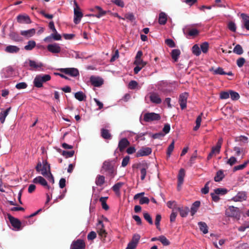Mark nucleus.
I'll list each match as a JSON object with an SVG mask.
<instances>
[{
    "instance_id": "obj_1",
    "label": "nucleus",
    "mask_w": 249,
    "mask_h": 249,
    "mask_svg": "<svg viewBox=\"0 0 249 249\" xmlns=\"http://www.w3.org/2000/svg\"><path fill=\"white\" fill-rule=\"evenodd\" d=\"M101 171L102 173H106L111 178H114L117 173L114 163L109 160H106L103 162Z\"/></svg>"
},
{
    "instance_id": "obj_2",
    "label": "nucleus",
    "mask_w": 249,
    "mask_h": 249,
    "mask_svg": "<svg viewBox=\"0 0 249 249\" xmlns=\"http://www.w3.org/2000/svg\"><path fill=\"white\" fill-rule=\"evenodd\" d=\"M51 77L49 74H39L37 75L34 79V84L36 88L43 87V83L50 81Z\"/></svg>"
},
{
    "instance_id": "obj_3",
    "label": "nucleus",
    "mask_w": 249,
    "mask_h": 249,
    "mask_svg": "<svg viewBox=\"0 0 249 249\" xmlns=\"http://www.w3.org/2000/svg\"><path fill=\"white\" fill-rule=\"evenodd\" d=\"M160 116L159 114L154 112L146 113L143 115V120L145 122H150L160 120Z\"/></svg>"
},
{
    "instance_id": "obj_4",
    "label": "nucleus",
    "mask_w": 249,
    "mask_h": 249,
    "mask_svg": "<svg viewBox=\"0 0 249 249\" xmlns=\"http://www.w3.org/2000/svg\"><path fill=\"white\" fill-rule=\"evenodd\" d=\"M74 4L73 21L75 24H78L80 22L83 15L76 1H74Z\"/></svg>"
},
{
    "instance_id": "obj_5",
    "label": "nucleus",
    "mask_w": 249,
    "mask_h": 249,
    "mask_svg": "<svg viewBox=\"0 0 249 249\" xmlns=\"http://www.w3.org/2000/svg\"><path fill=\"white\" fill-rule=\"evenodd\" d=\"M183 33L188 38L190 36H196L199 34V31L196 29L191 28L190 25L185 26L183 29Z\"/></svg>"
},
{
    "instance_id": "obj_6",
    "label": "nucleus",
    "mask_w": 249,
    "mask_h": 249,
    "mask_svg": "<svg viewBox=\"0 0 249 249\" xmlns=\"http://www.w3.org/2000/svg\"><path fill=\"white\" fill-rule=\"evenodd\" d=\"M97 232L100 236L102 240H104L106 237L107 232H106L104 224L102 221H99L97 225Z\"/></svg>"
},
{
    "instance_id": "obj_7",
    "label": "nucleus",
    "mask_w": 249,
    "mask_h": 249,
    "mask_svg": "<svg viewBox=\"0 0 249 249\" xmlns=\"http://www.w3.org/2000/svg\"><path fill=\"white\" fill-rule=\"evenodd\" d=\"M14 70L11 66L3 68L0 72L1 76L2 78H7L13 76Z\"/></svg>"
},
{
    "instance_id": "obj_8",
    "label": "nucleus",
    "mask_w": 249,
    "mask_h": 249,
    "mask_svg": "<svg viewBox=\"0 0 249 249\" xmlns=\"http://www.w3.org/2000/svg\"><path fill=\"white\" fill-rule=\"evenodd\" d=\"M29 65L31 71H41L43 64L41 62H36L34 60H29Z\"/></svg>"
},
{
    "instance_id": "obj_9",
    "label": "nucleus",
    "mask_w": 249,
    "mask_h": 249,
    "mask_svg": "<svg viewBox=\"0 0 249 249\" xmlns=\"http://www.w3.org/2000/svg\"><path fill=\"white\" fill-rule=\"evenodd\" d=\"M149 98L150 101L155 104H160L162 102V100L158 93L156 92H151L149 93Z\"/></svg>"
},
{
    "instance_id": "obj_10",
    "label": "nucleus",
    "mask_w": 249,
    "mask_h": 249,
    "mask_svg": "<svg viewBox=\"0 0 249 249\" xmlns=\"http://www.w3.org/2000/svg\"><path fill=\"white\" fill-rule=\"evenodd\" d=\"M226 214L229 217H237L240 216L238 208L233 206H230L226 210Z\"/></svg>"
},
{
    "instance_id": "obj_11",
    "label": "nucleus",
    "mask_w": 249,
    "mask_h": 249,
    "mask_svg": "<svg viewBox=\"0 0 249 249\" xmlns=\"http://www.w3.org/2000/svg\"><path fill=\"white\" fill-rule=\"evenodd\" d=\"M8 218L12 226L16 230L18 231L21 229V223L18 218H15L10 214H8Z\"/></svg>"
},
{
    "instance_id": "obj_12",
    "label": "nucleus",
    "mask_w": 249,
    "mask_h": 249,
    "mask_svg": "<svg viewBox=\"0 0 249 249\" xmlns=\"http://www.w3.org/2000/svg\"><path fill=\"white\" fill-rule=\"evenodd\" d=\"M85 246L84 241L79 239L72 242L71 246V249H85Z\"/></svg>"
},
{
    "instance_id": "obj_13",
    "label": "nucleus",
    "mask_w": 249,
    "mask_h": 249,
    "mask_svg": "<svg viewBox=\"0 0 249 249\" xmlns=\"http://www.w3.org/2000/svg\"><path fill=\"white\" fill-rule=\"evenodd\" d=\"M18 22L20 24H30L32 22L30 17L26 14H20L17 17Z\"/></svg>"
},
{
    "instance_id": "obj_14",
    "label": "nucleus",
    "mask_w": 249,
    "mask_h": 249,
    "mask_svg": "<svg viewBox=\"0 0 249 249\" xmlns=\"http://www.w3.org/2000/svg\"><path fill=\"white\" fill-rule=\"evenodd\" d=\"M188 97V93L184 92L179 95V103L181 109H184L186 107L187 101Z\"/></svg>"
},
{
    "instance_id": "obj_15",
    "label": "nucleus",
    "mask_w": 249,
    "mask_h": 249,
    "mask_svg": "<svg viewBox=\"0 0 249 249\" xmlns=\"http://www.w3.org/2000/svg\"><path fill=\"white\" fill-rule=\"evenodd\" d=\"M60 71L63 73L73 77H76L79 75L78 70L76 68L61 69Z\"/></svg>"
},
{
    "instance_id": "obj_16",
    "label": "nucleus",
    "mask_w": 249,
    "mask_h": 249,
    "mask_svg": "<svg viewBox=\"0 0 249 249\" xmlns=\"http://www.w3.org/2000/svg\"><path fill=\"white\" fill-rule=\"evenodd\" d=\"M47 50L53 53H58L61 52V47L58 43H53L47 46Z\"/></svg>"
},
{
    "instance_id": "obj_17",
    "label": "nucleus",
    "mask_w": 249,
    "mask_h": 249,
    "mask_svg": "<svg viewBox=\"0 0 249 249\" xmlns=\"http://www.w3.org/2000/svg\"><path fill=\"white\" fill-rule=\"evenodd\" d=\"M152 153V149L150 147H142L140 149L136 154L137 157H143L148 156Z\"/></svg>"
},
{
    "instance_id": "obj_18",
    "label": "nucleus",
    "mask_w": 249,
    "mask_h": 249,
    "mask_svg": "<svg viewBox=\"0 0 249 249\" xmlns=\"http://www.w3.org/2000/svg\"><path fill=\"white\" fill-rule=\"evenodd\" d=\"M33 182L35 184H39L41 185L46 187L48 189H50V186L48 185L47 181L41 176H38L33 180Z\"/></svg>"
},
{
    "instance_id": "obj_19",
    "label": "nucleus",
    "mask_w": 249,
    "mask_h": 249,
    "mask_svg": "<svg viewBox=\"0 0 249 249\" xmlns=\"http://www.w3.org/2000/svg\"><path fill=\"white\" fill-rule=\"evenodd\" d=\"M90 81L91 84L96 87H99L103 84V79L99 77L91 76Z\"/></svg>"
},
{
    "instance_id": "obj_20",
    "label": "nucleus",
    "mask_w": 249,
    "mask_h": 249,
    "mask_svg": "<svg viewBox=\"0 0 249 249\" xmlns=\"http://www.w3.org/2000/svg\"><path fill=\"white\" fill-rule=\"evenodd\" d=\"M20 34L25 38H29L35 35L36 29L32 28L28 30H22L20 31Z\"/></svg>"
},
{
    "instance_id": "obj_21",
    "label": "nucleus",
    "mask_w": 249,
    "mask_h": 249,
    "mask_svg": "<svg viewBox=\"0 0 249 249\" xmlns=\"http://www.w3.org/2000/svg\"><path fill=\"white\" fill-rule=\"evenodd\" d=\"M129 144V142L126 138H123L119 142L118 147L119 150L122 152Z\"/></svg>"
},
{
    "instance_id": "obj_22",
    "label": "nucleus",
    "mask_w": 249,
    "mask_h": 249,
    "mask_svg": "<svg viewBox=\"0 0 249 249\" xmlns=\"http://www.w3.org/2000/svg\"><path fill=\"white\" fill-rule=\"evenodd\" d=\"M40 171L41 172V174L44 176L46 177L49 174L50 172V164H48L46 161L43 162V166Z\"/></svg>"
},
{
    "instance_id": "obj_23",
    "label": "nucleus",
    "mask_w": 249,
    "mask_h": 249,
    "mask_svg": "<svg viewBox=\"0 0 249 249\" xmlns=\"http://www.w3.org/2000/svg\"><path fill=\"white\" fill-rule=\"evenodd\" d=\"M185 176V170L181 168L180 169L178 176V188L179 189V187L183 184L184 181V178Z\"/></svg>"
},
{
    "instance_id": "obj_24",
    "label": "nucleus",
    "mask_w": 249,
    "mask_h": 249,
    "mask_svg": "<svg viewBox=\"0 0 249 249\" xmlns=\"http://www.w3.org/2000/svg\"><path fill=\"white\" fill-rule=\"evenodd\" d=\"M9 36L10 39L15 42H22L23 40V38L17 32H11Z\"/></svg>"
},
{
    "instance_id": "obj_25",
    "label": "nucleus",
    "mask_w": 249,
    "mask_h": 249,
    "mask_svg": "<svg viewBox=\"0 0 249 249\" xmlns=\"http://www.w3.org/2000/svg\"><path fill=\"white\" fill-rule=\"evenodd\" d=\"M19 50L20 48L15 45H8L5 48V51L10 53H18Z\"/></svg>"
},
{
    "instance_id": "obj_26",
    "label": "nucleus",
    "mask_w": 249,
    "mask_h": 249,
    "mask_svg": "<svg viewBox=\"0 0 249 249\" xmlns=\"http://www.w3.org/2000/svg\"><path fill=\"white\" fill-rule=\"evenodd\" d=\"M91 10L93 12H95L96 10H97L98 11V13L94 16V17L97 18H100L101 17L105 16L107 14V11L103 10V9L99 6H96L94 8H93Z\"/></svg>"
},
{
    "instance_id": "obj_27",
    "label": "nucleus",
    "mask_w": 249,
    "mask_h": 249,
    "mask_svg": "<svg viewBox=\"0 0 249 249\" xmlns=\"http://www.w3.org/2000/svg\"><path fill=\"white\" fill-rule=\"evenodd\" d=\"M247 198V196L245 192H239L233 198V200L235 201H242L245 200Z\"/></svg>"
},
{
    "instance_id": "obj_28",
    "label": "nucleus",
    "mask_w": 249,
    "mask_h": 249,
    "mask_svg": "<svg viewBox=\"0 0 249 249\" xmlns=\"http://www.w3.org/2000/svg\"><path fill=\"white\" fill-rule=\"evenodd\" d=\"M101 136L106 140H110L112 138V135L109 132V130L105 128H102L101 129Z\"/></svg>"
},
{
    "instance_id": "obj_29",
    "label": "nucleus",
    "mask_w": 249,
    "mask_h": 249,
    "mask_svg": "<svg viewBox=\"0 0 249 249\" xmlns=\"http://www.w3.org/2000/svg\"><path fill=\"white\" fill-rule=\"evenodd\" d=\"M241 17L243 19L244 27L248 31H249V16L246 14L242 13Z\"/></svg>"
},
{
    "instance_id": "obj_30",
    "label": "nucleus",
    "mask_w": 249,
    "mask_h": 249,
    "mask_svg": "<svg viewBox=\"0 0 249 249\" xmlns=\"http://www.w3.org/2000/svg\"><path fill=\"white\" fill-rule=\"evenodd\" d=\"M105 182V177L101 175H98L95 180V183L97 186H102Z\"/></svg>"
},
{
    "instance_id": "obj_31",
    "label": "nucleus",
    "mask_w": 249,
    "mask_h": 249,
    "mask_svg": "<svg viewBox=\"0 0 249 249\" xmlns=\"http://www.w3.org/2000/svg\"><path fill=\"white\" fill-rule=\"evenodd\" d=\"M177 209L179 212L180 215L182 217H186L189 212V209L188 207H178Z\"/></svg>"
},
{
    "instance_id": "obj_32",
    "label": "nucleus",
    "mask_w": 249,
    "mask_h": 249,
    "mask_svg": "<svg viewBox=\"0 0 249 249\" xmlns=\"http://www.w3.org/2000/svg\"><path fill=\"white\" fill-rule=\"evenodd\" d=\"M167 20L166 14L164 12H161L159 14V23L160 25H164Z\"/></svg>"
},
{
    "instance_id": "obj_33",
    "label": "nucleus",
    "mask_w": 249,
    "mask_h": 249,
    "mask_svg": "<svg viewBox=\"0 0 249 249\" xmlns=\"http://www.w3.org/2000/svg\"><path fill=\"white\" fill-rule=\"evenodd\" d=\"M11 109V107H9V108H7L5 110L1 111L0 113V122L1 124H3L5 122V118L8 115L9 112L10 111Z\"/></svg>"
},
{
    "instance_id": "obj_34",
    "label": "nucleus",
    "mask_w": 249,
    "mask_h": 249,
    "mask_svg": "<svg viewBox=\"0 0 249 249\" xmlns=\"http://www.w3.org/2000/svg\"><path fill=\"white\" fill-rule=\"evenodd\" d=\"M200 202L199 201H195L191 208V213L192 215H194L197 212L198 209L200 207Z\"/></svg>"
},
{
    "instance_id": "obj_35",
    "label": "nucleus",
    "mask_w": 249,
    "mask_h": 249,
    "mask_svg": "<svg viewBox=\"0 0 249 249\" xmlns=\"http://www.w3.org/2000/svg\"><path fill=\"white\" fill-rule=\"evenodd\" d=\"M123 182H119L115 184L112 187V190L115 192L116 194H120V188L124 185Z\"/></svg>"
},
{
    "instance_id": "obj_36",
    "label": "nucleus",
    "mask_w": 249,
    "mask_h": 249,
    "mask_svg": "<svg viewBox=\"0 0 249 249\" xmlns=\"http://www.w3.org/2000/svg\"><path fill=\"white\" fill-rule=\"evenodd\" d=\"M36 46V43L34 40H29L27 42V44L24 47L26 51L32 50Z\"/></svg>"
},
{
    "instance_id": "obj_37",
    "label": "nucleus",
    "mask_w": 249,
    "mask_h": 249,
    "mask_svg": "<svg viewBox=\"0 0 249 249\" xmlns=\"http://www.w3.org/2000/svg\"><path fill=\"white\" fill-rule=\"evenodd\" d=\"M200 230L203 232V233L206 234L208 232V227L207 224L203 222H199L198 223Z\"/></svg>"
},
{
    "instance_id": "obj_38",
    "label": "nucleus",
    "mask_w": 249,
    "mask_h": 249,
    "mask_svg": "<svg viewBox=\"0 0 249 249\" xmlns=\"http://www.w3.org/2000/svg\"><path fill=\"white\" fill-rule=\"evenodd\" d=\"M180 54V51L178 49H174L172 50L171 53V56L174 62H177L178 58Z\"/></svg>"
},
{
    "instance_id": "obj_39",
    "label": "nucleus",
    "mask_w": 249,
    "mask_h": 249,
    "mask_svg": "<svg viewBox=\"0 0 249 249\" xmlns=\"http://www.w3.org/2000/svg\"><path fill=\"white\" fill-rule=\"evenodd\" d=\"M225 175L222 170H219L217 172L216 176L214 177V179L216 182H219L224 178Z\"/></svg>"
},
{
    "instance_id": "obj_40",
    "label": "nucleus",
    "mask_w": 249,
    "mask_h": 249,
    "mask_svg": "<svg viewBox=\"0 0 249 249\" xmlns=\"http://www.w3.org/2000/svg\"><path fill=\"white\" fill-rule=\"evenodd\" d=\"M75 98L79 101H82L86 99V96L82 91H78L75 93Z\"/></svg>"
},
{
    "instance_id": "obj_41",
    "label": "nucleus",
    "mask_w": 249,
    "mask_h": 249,
    "mask_svg": "<svg viewBox=\"0 0 249 249\" xmlns=\"http://www.w3.org/2000/svg\"><path fill=\"white\" fill-rule=\"evenodd\" d=\"M192 53L196 56H199L201 53L200 48L197 44L194 45L192 48Z\"/></svg>"
},
{
    "instance_id": "obj_42",
    "label": "nucleus",
    "mask_w": 249,
    "mask_h": 249,
    "mask_svg": "<svg viewBox=\"0 0 249 249\" xmlns=\"http://www.w3.org/2000/svg\"><path fill=\"white\" fill-rule=\"evenodd\" d=\"M203 113H201L199 116H197L196 121V126L194 127V130L196 131L200 127L201 124V122L202 121V116Z\"/></svg>"
},
{
    "instance_id": "obj_43",
    "label": "nucleus",
    "mask_w": 249,
    "mask_h": 249,
    "mask_svg": "<svg viewBox=\"0 0 249 249\" xmlns=\"http://www.w3.org/2000/svg\"><path fill=\"white\" fill-rule=\"evenodd\" d=\"M107 198V197H101L99 199V201L102 204L103 209H104L105 210H107L109 209V207L106 203V200Z\"/></svg>"
},
{
    "instance_id": "obj_44",
    "label": "nucleus",
    "mask_w": 249,
    "mask_h": 249,
    "mask_svg": "<svg viewBox=\"0 0 249 249\" xmlns=\"http://www.w3.org/2000/svg\"><path fill=\"white\" fill-rule=\"evenodd\" d=\"M233 52L238 55H241L243 53L242 47L239 44H237L235 46L233 50Z\"/></svg>"
},
{
    "instance_id": "obj_45",
    "label": "nucleus",
    "mask_w": 249,
    "mask_h": 249,
    "mask_svg": "<svg viewBox=\"0 0 249 249\" xmlns=\"http://www.w3.org/2000/svg\"><path fill=\"white\" fill-rule=\"evenodd\" d=\"M140 238L141 236L140 234L137 233L134 234L132 237L131 241L130 242L137 246L139 242Z\"/></svg>"
},
{
    "instance_id": "obj_46",
    "label": "nucleus",
    "mask_w": 249,
    "mask_h": 249,
    "mask_svg": "<svg viewBox=\"0 0 249 249\" xmlns=\"http://www.w3.org/2000/svg\"><path fill=\"white\" fill-rule=\"evenodd\" d=\"M159 241H160L164 246H168L170 245L169 241L163 235H161L159 237Z\"/></svg>"
},
{
    "instance_id": "obj_47",
    "label": "nucleus",
    "mask_w": 249,
    "mask_h": 249,
    "mask_svg": "<svg viewBox=\"0 0 249 249\" xmlns=\"http://www.w3.org/2000/svg\"><path fill=\"white\" fill-rule=\"evenodd\" d=\"M230 96L232 100H237L240 98L238 93L233 90H230Z\"/></svg>"
},
{
    "instance_id": "obj_48",
    "label": "nucleus",
    "mask_w": 249,
    "mask_h": 249,
    "mask_svg": "<svg viewBox=\"0 0 249 249\" xmlns=\"http://www.w3.org/2000/svg\"><path fill=\"white\" fill-rule=\"evenodd\" d=\"M208 49L209 43L208 42H205L201 44L200 50H201L203 53H206L208 51Z\"/></svg>"
},
{
    "instance_id": "obj_49",
    "label": "nucleus",
    "mask_w": 249,
    "mask_h": 249,
    "mask_svg": "<svg viewBox=\"0 0 249 249\" xmlns=\"http://www.w3.org/2000/svg\"><path fill=\"white\" fill-rule=\"evenodd\" d=\"M177 203L176 201H169L167 202V206L170 208L173 209L174 210L175 209L177 208Z\"/></svg>"
},
{
    "instance_id": "obj_50",
    "label": "nucleus",
    "mask_w": 249,
    "mask_h": 249,
    "mask_svg": "<svg viewBox=\"0 0 249 249\" xmlns=\"http://www.w3.org/2000/svg\"><path fill=\"white\" fill-rule=\"evenodd\" d=\"M174 148V141H173L169 145L167 151V155L168 158H169L171 156L172 152H173Z\"/></svg>"
},
{
    "instance_id": "obj_51",
    "label": "nucleus",
    "mask_w": 249,
    "mask_h": 249,
    "mask_svg": "<svg viewBox=\"0 0 249 249\" xmlns=\"http://www.w3.org/2000/svg\"><path fill=\"white\" fill-rule=\"evenodd\" d=\"M74 151L71 150L70 151H63L62 155L65 157L66 158L71 157L73 156Z\"/></svg>"
},
{
    "instance_id": "obj_52",
    "label": "nucleus",
    "mask_w": 249,
    "mask_h": 249,
    "mask_svg": "<svg viewBox=\"0 0 249 249\" xmlns=\"http://www.w3.org/2000/svg\"><path fill=\"white\" fill-rule=\"evenodd\" d=\"M249 160H247V161H245V162L243 164L234 166V170L236 171L244 169L249 163Z\"/></svg>"
},
{
    "instance_id": "obj_53",
    "label": "nucleus",
    "mask_w": 249,
    "mask_h": 249,
    "mask_svg": "<svg viewBox=\"0 0 249 249\" xmlns=\"http://www.w3.org/2000/svg\"><path fill=\"white\" fill-rule=\"evenodd\" d=\"M143 217L144 219L151 225L153 224L152 219L150 216V215L147 213H143Z\"/></svg>"
},
{
    "instance_id": "obj_54",
    "label": "nucleus",
    "mask_w": 249,
    "mask_h": 249,
    "mask_svg": "<svg viewBox=\"0 0 249 249\" xmlns=\"http://www.w3.org/2000/svg\"><path fill=\"white\" fill-rule=\"evenodd\" d=\"M214 192L217 195H225L227 193V190L224 188H217L214 190Z\"/></svg>"
},
{
    "instance_id": "obj_55",
    "label": "nucleus",
    "mask_w": 249,
    "mask_h": 249,
    "mask_svg": "<svg viewBox=\"0 0 249 249\" xmlns=\"http://www.w3.org/2000/svg\"><path fill=\"white\" fill-rule=\"evenodd\" d=\"M138 86V83L134 80L131 81L128 85V87L129 89H134L136 88Z\"/></svg>"
},
{
    "instance_id": "obj_56",
    "label": "nucleus",
    "mask_w": 249,
    "mask_h": 249,
    "mask_svg": "<svg viewBox=\"0 0 249 249\" xmlns=\"http://www.w3.org/2000/svg\"><path fill=\"white\" fill-rule=\"evenodd\" d=\"M213 73L214 74L225 75L226 72L224 71L223 68L218 67L213 71Z\"/></svg>"
},
{
    "instance_id": "obj_57",
    "label": "nucleus",
    "mask_w": 249,
    "mask_h": 249,
    "mask_svg": "<svg viewBox=\"0 0 249 249\" xmlns=\"http://www.w3.org/2000/svg\"><path fill=\"white\" fill-rule=\"evenodd\" d=\"M210 181H208L205 184L204 187L202 188L201 190V193L203 194H207L209 193V184H210Z\"/></svg>"
},
{
    "instance_id": "obj_58",
    "label": "nucleus",
    "mask_w": 249,
    "mask_h": 249,
    "mask_svg": "<svg viewBox=\"0 0 249 249\" xmlns=\"http://www.w3.org/2000/svg\"><path fill=\"white\" fill-rule=\"evenodd\" d=\"M134 64L137 66L143 67L146 64V63L144 62L142 59H135Z\"/></svg>"
},
{
    "instance_id": "obj_59",
    "label": "nucleus",
    "mask_w": 249,
    "mask_h": 249,
    "mask_svg": "<svg viewBox=\"0 0 249 249\" xmlns=\"http://www.w3.org/2000/svg\"><path fill=\"white\" fill-rule=\"evenodd\" d=\"M130 160V157L128 156H125L124 158H123L122 161V167H125L128 163H129Z\"/></svg>"
},
{
    "instance_id": "obj_60",
    "label": "nucleus",
    "mask_w": 249,
    "mask_h": 249,
    "mask_svg": "<svg viewBox=\"0 0 249 249\" xmlns=\"http://www.w3.org/2000/svg\"><path fill=\"white\" fill-rule=\"evenodd\" d=\"M53 33L52 34V36L54 40H60L61 39V36L59 34L57 31L56 32H53Z\"/></svg>"
},
{
    "instance_id": "obj_61",
    "label": "nucleus",
    "mask_w": 249,
    "mask_h": 249,
    "mask_svg": "<svg viewBox=\"0 0 249 249\" xmlns=\"http://www.w3.org/2000/svg\"><path fill=\"white\" fill-rule=\"evenodd\" d=\"M228 28L232 32H236V27L235 23L232 21L230 22L228 24Z\"/></svg>"
},
{
    "instance_id": "obj_62",
    "label": "nucleus",
    "mask_w": 249,
    "mask_h": 249,
    "mask_svg": "<svg viewBox=\"0 0 249 249\" xmlns=\"http://www.w3.org/2000/svg\"><path fill=\"white\" fill-rule=\"evenodd\" d=\"M27 85L25 82H20L16 85V88L18 89H24L26 88Z\"/></svg>"
},
{
    "instance_id": "obj_63",
    "label": "nucleus",
    "mask_w": 249,
    "mask_h": 249,
    "mask_svg": "<svg viewBox=\"0 0 249 249\" xmlns=\"http://www.w3.org/2000/svg\"><path fill=\"white\" fill-rule=\"evenodd\" d=\"M230 97V91H222L220 94V98L221 99H227Z\"/></svg>"
},
{
    "instance_id": "obj_64",
    "label": "nucleus",
    "mask_w": 249,
    "mask_h": 249,
    "mask_svg": "<svg viewBox=\"0 0 249 249\" xmlns=\"http://www.w3.org/2000/svg\"><path fill=\"white\" fill-rule=\"evenodd\" d=\"M165 43L167 45L171 48L175 47V43L174 41L171 39H167L165 41Z\"/></svg>"
}]
</instances>
